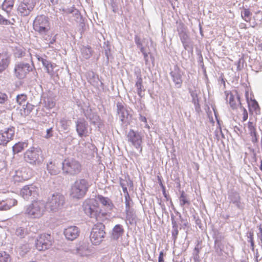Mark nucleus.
Here are the masks:
<instances>
[{
  "mask_svg": "<svg viewBox=\"0 0 262 262\" xmlns=\"http://www.w3.org/2000/svg\"><path fill=\"white\" fill-rule=\"evenodd\" d=\"M46 210L45 203L42 200H35L26 207L24 214L30 219H39L43 216Z\"/></svg>",
  "mask_w": 262,
  "mask_h": 262,
  "instance_id": "nucleus-1",
  "label": "nucleus"
},
{
  "mask_svg": "<svg viewBox=\"0 0 262 262\" xmlns=\"http://www.w3.org/2000/svg\"><path fill=\"white\" fill-rule=\"evenodd\" d=\"M66 203V198L61 192H56L52 194L48 199L47 205L52 212H57L61 210Z\"/></svg>",
  "mask_w": 262,
  "mask_h": 262,
  "instance_id": "nucleus-2",
  "label": "nucleus"
},
{
  "mask_svg": "<svg viewBox=\"0 0 262 262\" xmlns=\"http://www.w3.org/2000/svg\"><path fill=\"white\" fill-rule=\"evenodd\" d=\"M33 27L34 30L39 34H47L51 29L50 19L45 15H38L33 21Z\"/></svg>",
  "mask_w": 262,
  "mask_h": 262,
  "instance_id": "nucleus-3",
  "label": "nucleus"
},
{
  "mask_svg": "<svg viewBox=\"0 0 262 262\" xmlns=\"http://www.w3.org/2000/svg\"><path fill=\"white\" fill-rule=\"evenodd\" d=\"M62 170L66 174L75 176L82 170V165L79 161L74 158H66L62 162Z\"/></svg>",
  "mask_w": 262,
  "mask_h": 262,
  "instance_id": "nucleus-4",
  "label": "nucleus"
},
{
  "mask_svg": "<svg viewBox=\"0 0 262 262\" xmlns=\"http://www.w3.org/2000/svg\"><path fill=\"white\" fill-rule=\"evenodd\" d=\"M89 185L86 180L81 179L76 180L71 188V195L74 198H83L88 190Z\"/></svg>",
  "mask_w": 262,
  "mask_h": 262,
  "instance_id": "nucleus-5",
  "label": "nucleus"
},
{
  "mask_svg": "<svg viewBox=\"0 0 262 262\" xmlns=\"http://www.w3.org/2000/svg\"><path fill=\"white\" fill-rule=\"evenodd\" d=\"M105 226L101 223L94 225L90 235V239L93 245H99L103 240L105 235Z\"/></svg>",
  "mask_w": 262,
  "mask_h": 262,
  "instance_id": "nucleus-6",
  "label": "nucleus"
},
{
  "mask_svg": "<svg viewBox=\"0 0 262 262\" xmlns=\"http://www.w3.org/2000/svg\"><path fill=\"white\" fill-rule=\"evenodd\" d=\"M25 160L32 165L39 164L43 160L42 151L40 148L32 147L24 154Z\"/></svg>",
  "mask_w": 262,
  "mask_h": 262,
  "instance_id": "nucleus-7",
  "label": "nucleus"
},
{
  "mask_svg": "<svg viewBox=\"0 0 262 262\" xmlns=\"http://www.w3.org/2000/svg\"><path fill=\"white\" fill-rule=\"evenodd\" d=\"M35 5V0H23L18 5L17 12L21 16H28Z\"/></svg>",
  "mask_w": 262,
  "mask_h": 262,
  "instance_id": "nucleus-8",
  "label": "nucleus"
},
{
  "mask_svg": "<svg viewBox=\"0 0 262 262\" xmlns=\"http://www.w3.org/2000/svg\"><path fill=\"white\" fill-rule=\"evenodd\" d=\"M53 243V239L50 234H42L37 238L35 247L39 251H45L49 249Z\"/></svg>",
  "mask_w": 262,
  "mask_h": 262,
  "instance_id": "nucleus-9",
  "label": "nucleus"
},
{
  "mask_svg": "<svg viewBox=\"0 0 262 262\" xmlns=\"http://www.w3.org/2000/svg\"><path fill=\"white\" fill-rule=\"evenodd\" d=\"M245 132L249 135L251 140L253 144L257 143L258 135L256 131V121L250 120L245 127Z\"/></svg>",
  "mask_w": 262,
  "mask_h": 262,
  "instance_id": "nucleus-10",
  "label": "nucleus"
},
{
  "mask_svg": "<svg viewBox=\"0 0 262 262\" xmlns=\"http://www.w3.org/2000/svg\"><path fill=\"white\" fill-rule=\"evenodd\" d=\"M15 135L14 127H8L0 131V145L5 146L11 141Z\"/></svg>",
  "mask_w": 262,
  "mask_h": 262,
  "instance_id": "nucleus-11",
  "label": "nucleus"
},
{
  "mask_svg": "<svg viewBox=\"0 0 262 262\" xmlns=\"http://www.w3.org/2000/svg\"><path fill=\"white\" fill-rule=\"evenodd\" d=\"M30 69L31 67L29 63H18L15 66L14 75L18 79H24L30 72Z\"/></svg>",
  "mask_w": 262,
  "mask_h": 262,
  "instance_id": "nucleus-12",
  "label": "nucleus"
},
{
  "mask_svg": "<svg viewBox=\"0 0 262 262\" xmlns=\"http://www.w3.org/2000/svg\"><path fill=\"white\" fill-rule=\"evenodd\" d=\"M128 141L130 142L132 144L137 148H140V151H142V148L141 144L142 142V139L141 136L136 133L134 130L130 129L127 135Z\"/></svg>",
  "mask_w": 262,
  "mask_h": 262,
  "instance_id": "nucleus-13",
  "label": "nucleus"
},
{
  "mask_svg": "<svg viewBox=\"0 0 262 262\" xmlns=\"http://www.w3.org/2000/svg\"><path fill=\"white\" fill-rule=\"evenodd\" d=\"M63 233L67 239L73 241L79 236L80 231L76 226H71L65 229Z\"/></svg>",
  "mask_w": 262,
  "mask_h": 262,
  "instance_id": "nucleus-14",
  "label": "nucleus"
},
{
  "mask_svg": "<svg viewBox=\"0 0 262 262\" xmlns=\"http://www.w3.org/2000/svg\"><path fill=\"white\" fill-rule=\"evenodd\" d=\"M47 168L51 174H57L60 171V163L57 160H52L47 164Z\"/></svg>",
  "mask_w": 262,
  "mask_h": 262,
  "instance_id": "nucleus-15",
  "label": "nucleus"
},
{
  "mask_svg": "<svg viewBox=\"0 0 262 262\" xmlns=\"http://www.w3.org/2000/svg\"><path fill=\"white\" fill-rule=\"evenodd\" d=\"M37 59L41 62L47 72L53 77L55 74L54 69L57 67V65L41 57H37Z\"/></svg>",
  "mask_w": 262,
  "mask_h": 262,
  "instance_id": "nucleus-16",
  "label": "nucleus"
},
{
  "mask_svg": "<svg viewBox=\"0 0 262 262\" xmlns=\"http://www.w3.org/2000/svg\"><path fill=\"white\" fill-rule=\"evenodd\" d=\"M38 188L33 185H26L21 190V194L25 199H28L33 194L37 192Z\"/></svg>",
  "mask_w": 262,
  "mask_h": 262,
  "instance_id": "nucleus-17",
  "label": "nucleus"
},
{
  "mask_svg": "<svg viewBox=\"0 0 262 262\" xmlns=\"http://www.w3.org/2000/svg\"><path fill=\"white\" fill-rule=\"evenodd\" d=\"M226 99L232 109L236 108L239 105H241L240 98L238 95L235 97L232 93H228L226 95Z\"/></svg>",
  "mask_w": 262,
  "mask_h": 262,
  "instance_id": "nucleus-18",
  "label": "nucleus"
},
{
  "mask_svg": "<svg viewBox=\"0 0 262 262\" xmlns=\"http://www.w3.org/2000/svg\"><path fill=\"white\" fill-rule=\"evenodd\" d=\"M11 62V57L7 53H0V73L6 70Z\"/></svg>",
  "mask_w": 262,
  "mask_h": 262,
  "instance_id": "nucleus-19",
  "label": "nucleus"
},
{
  "mask_svg": "<svg viewBox=\"0 0 262 262\" xmlns=\"http://www.w3.org/2000/svg\"><path fill=\"white\" fill-rule=\"evenodd\" d=\"M76 131L78 136L80 137L88 136V125L85 121H77Z\"/></svg>",
  "mask_w": 262,
  "mask_h": 262,
  "instance_id": "nucleus-20",
  "label": "nucleus"
},
{
  "mask_svg": "<svg viewBox=\"0 0 262 262\" xmlns=\"http://www.w3.org/2000/svg\"><path fill=\"white\" fill-rule=\"evenodd\" d=\"M247 101L248 104L249 110L250 112H254L256 114L260 113V107L257 102L254 100L250 99L248 97V92L246 93Z\"/></svg>",
  "mask_w": 262,
  "mask_h": 262,
  "instance_id": "nucleus-21",
  "label": "nucleus"
},
{
  "mask_svg": "<svg viewBox=\"0 0 262 262\" xmlns=\"http://www.w3.org/2000/svg\"><path fill=\"white\" fill-rule=\"evenodd\" d=\"M17 201L14 199H9L6 201H0V211L7 210L15 206Z\"/></svg>",
  "mask_w": 262,
  "mask_h": 262,
  "instance_id": "nucleus-22",
  "label": "nucleus"
},
{
  "mask_svg": "<svg viewBox=\"0 0 262 262\" xmlns=\"http://www.w3.org/2000/svg\"><path fill=\"white\" fill-rule=\"evenodd\" d=\"M99 206L97 203L96 205L87 204L84 207V211L86 214L91 217L97 216L98 213Z\"/></svg>",
  "mask_w": 262,
  "mask_h": 262,
  "instance_id": "nucleus-23",
  "label": "nucleus"
},
{
  "mask_svg": "<svg viewBox=\"0 0 262 262\" xmlns=\"http://www.w3.org/2000/svg\"><path fill=\"white\" fill-rule=\"evenodd\" d=\"M96 198L103 206L106 208L112 209L114 207L113 202L107 197L98 194L96 196Z\"/></svg>",
  "mask_w": 262,
  "mask_h": 262,
  "instance_id": "nucleus-24",
  "label": "nucleus"
},
{
  "mask_svg": "<svg viewBox=\"0 0 262 262\" xmlns=\"http://www.w3.org/2000/svg\"><path fill=\"white\" fill-rule=\"evenodd\" d=\"M28 145L27 142H18L15 144L13 147V152L14 154L21 152Z\"/></svg>",
  "mask_w": 262,
  "mask_h": 262,
  "instance_id": "nucleus-25",
  "label": "nucleus"
},
{
  "mask_svg": "<svg viewBox=\"0 0 262 262\" xmlns=\"http://www.w3.org/2000/svg\"><path fill=\"white\" fill-rule=\"evenodd\" d=\"M16 176L20 178V181H25L29 179L30 175L28 173L26 168H22L16 171Z\"/></svg>",
  "mask_w": 262,
  "mask_h": 262,
  "instance_id": "nucleus-26",
  "label": "nucleus"
},
{
  "mask_svg": "<svg viewBox=\"0 0 262 262\" xmlns=\"http://www.w3.org/2000/svg\"><path fill=\"white\" fill-rule=\"evenodd\" d=\"M43 104L45 107L47 109L50 110L54 107L56 102L52 98L48 97L45 98Z\"/></svg>",
  "mask_w": 262,
  "mask_h": 262,
  "instance_id": "nucleus-27",
  "label": "nucleus"
},
{
  "mask_svg": "<svg viewBox=\"0 0 262 262\" xmlns=\"http://www.w3.org/2000/svg\"><path fill=\"white\" fill-rule=\"evenodd\" d=\"M172 230L171 232L172 238L175 242L177 238L178 234H179V230H178V224L176 221L174 220L173 218H172Z\"/></svg>",
  "mask_w": 262,
  "mask_h": 262,
  "instance_id": "nucleus-28",
  "label": "nucleus"
},
{
  "mask_svg": "<svg viewBox=\"0 0 262 262\" xmlns=\"http://www.w3.org/2000/svg\"><path fill=\"white\" fill-rule=\"evenodd\" d=\"M123 232L124 230L122 226L120 225H117L113 228V235L116 238H118L123 234Z\"/></svg>",
  "mask_w": 262,
  "mask_h": 262,
  "instance_id": "nucleus-29",
  "label": "nucleus"
},
{
  "mask_svg": "<svg viewBox=\"0 0 262 262\" xmlns=\"http://www.w3.org/2000/svg\"><path fill=\"white\" fill-rule=\"evenodd\" d=\"M14 4V0H5L2 5V9L8 12L10 11Z\"/></svg>",
  "mask_w": 262,
  "mask_h": 262,
  "instance_id": "nucleus-30",
  "label": "nucleus"
},
{
  "mask_svg": "<svg viewBox=\"0 0 262 262\" xmlns=\"http://www.w3.org/2000/svg\"><path fill=\"white\" fill-rule=\"evenodd\" d=\"M34 109V105L27 102L26 105H23L21 114L24 116H28Z\"/></svg>",
  "mask_w": 262,
  "mask_h": 262,
  "instance_id": "nucleus-31",
  "label": "nucleus"
},
{
  "mask_svg": "<svg viewBox=\"0 0 262 262\" xmlns=\"http://www.w3.org/2000/svg\"><path fill=\"white\" fill-rule=\"evenodd\" d=\"M0 262H12L10 255L6 251H0Z\"/></svg>",
  "mask_w": 262,
  "mask_h": 262,
  "instance_id": "nucleus-32",
  "label": "nucleus"
},
{
  "mask_svg": "<svg viewBox=\"0 0 262 262\" xmlns=\"http://www.w3.org/2000/svg\"><path fill=\"white\" fill-rule=\"evenodd\" d=\"M251 15L250 10L247 8H244L241 14L242 18L246 22H250Z\"/></svg>",
  "mask_w": 262,
  "mask_h": 262,
  "instance_id": "nucleus-33",
  "label": "nucleus"
},
{
  "mask_svg": "<svg viewBox=\"0 0 262 262\" xmlns=\"http://www.w3.org/2000/svg\"><path fill=\"white\" fill-rule=\"evenodd\" d=\"M15 19L14 18L9 20L5 18L3 16L0 14V25L4 26L13 25L15 23Z\"/></svg>",
  "mask_w": 262,
  "mask_h": 262,
  "instance_id": "nucleus-34",
  "label": "nucleus"
},
{
  "mask_svg": "<svg viewBox=\"0 0 262 262\" xmlns=\"http://www.w3.org/2000/svg\"><path fill=\"white\" fill-rule=\"evenodd\" d=\"M27 100V96L26 94H22L18 95L16 97V101L20 105H24Z\"/></svg>",
  "mask_w": 262,
  "mask_h": 262,
  "instance_id": "nucleus-35",
  "label": "nucleus"
},
{
  "mask_svg": "<svg viewBox=\"0 0 262 262\" xmlns=\"http://www.w3.org/2000/svg\"><path fill=\"white\" fill-rule=\"evenodd\" d=\"M142 83H143V80H142V78L140 77L136 83V86L137 88V92H138V94L139 95V96H141V93H142V88H143V84H142Z\"/></svg>",
  "mask_w": 262,
  "mask_h": 262,
  "instance_id": "nucleus-36",
  "label": "nucleus"
},
{
  "mask_svg": "<svg viewBox=\"0 0 262 262\" xmlns=\"http://www.w3.org/2000/svg\"><path fill=\"white\" fill-rule=\"evenodd\" d=\"M242 113L239 115L240 118L242 119L243 122L246 121L248 118V113L247 110L242 106L240 107Z\"/></svg>",
  "mask_w": 262,
  "mask_h": 262,
  "instance_id": "nucleus-37",
  "label": "nucleus"
},
{
  "mask_svg": "<svg viewBox=\"0 0 262 262\" xmlns=\"http://www.w3.org/2000/svg\"><path fill=\"white\" fill-rule=\"evenodd\" d=\"M26 234V230L24 228L20 227L16 228L15 231V235L20 238L25 237Z\"/></svg>",
  "mask_w": 262,
  "mask_h": 262,
  "instance_id": "nucleus-38",
  "label": "nucleus"
},
{
  "mask_svg": "<svg viewBox=\"0 0 262 262\" xmlns=\"http://www.w3.org/2000/svg\"><path fill=\"white\" fill-rule=\"evenodd\" d=\"M180 201L181 202V204L183 206L185 204H189V202L187 200V195L184 191H182L181 192V195L180 196Z\"/></svg>",
  "mask_w": 262,
  "mask_h": 262,
  "instance_id": "nucleus-39",
  "label": "nucleus"
},
{
  "mask_svg": "<svg viewBox=\"0 0 262 262\" xmlns=\"http://www.w3.org/2000/svg\"><path fill=\"white\" fill-rule=\"evenodd\" d=\"M125 208H126L125 211H126V214H127L128 212L130 210V206H131L130 202H131L132 200H131L128 193H127V194L125 195Z\"/></svg>",
  "mask_w": 262,
  "mask_h": 262,
  "instance_id": "nucleus-40",
  "label": "nucleus"
},
{
  "mask_svg": "<svg viewBox=\"0 0 262 262\" xmlns=\"http://www.w3.org/2000/svg\"><path fill=\"white\" fill-rule=\"evenodd\" d=\"M117 107H118V111H119V113H121L122 115H121V120L122 122H124V120H125V115H124V112L125 111V109L124 108V107L122 105H121V104H117Z\"/></svg>",
  "mask_w": 262,
  "mask_h": 262,
  "instance_id": "nucleus-41",
  "label": "nucleus"
},
{
  "mask_svg": "<svg viewBox=\"0 0 262 262\" xmlns=\"http://www.w3.org/2000/svg\"><path fill=\"white\" fill-rule=\"evenodd\" d=\"M179 34L183 43H185L188 38L187 34L185 32H180Z\"/></svg>",
  "mask_w": 262,
  "mask_h": 262,
  "instance_id": "nucleus-42",
  "label": "nucleus"
},
{
  "mask_svg": "<svg viewBox=\"0 0 262 262\" xmlns=\"http://www.w3.org/2000/svg\"><path fill=\"white\" fill-rule=\"evenodd\" d=\"M7 99V95L0 92V103H4Z\"/></svg>",
  "mask_w": 262,
  "mask_h": 262,
  "instance_id": "nucleus-43",
  "label": "nucleus"
},
{
  "mask_svg": "<svg viewBox=\"0 0 262 262\" xmlns=\"http://www.w3.org/2000/svg\"><path fill=\"white\" fill-rule=\"evenodd\" d=\"M52 128H50L47 129V135H46V138H49L53 136L52 135Z\"/></svg>",
  "mask_w": 262,
  "mask_h": 262,
  "instance_id": "nucleus-44",
  "label": "nucleus"
},
{
  "mask_svg": "<svg viewBox=\"0 0 262 262\" xmlns=\"http://www.w3.org/2000/svg\"><path fill=\"white\" fill-rule=\"evenodd\" d=\"M135 42L138 46H142V43L141 42L140 39L139 38V37L137 36L135 37Z\"/></svg>",
  "mask_w": 262,
  "mask_h": 262,
  "instance_id": "nucleus-45",
  "label": "nucleus"
},
{
  "mask_svg": "<svg viewBox=\"0 0 262 262\" xmlns=\"http://www.w3.org/2000/svg\"><path fill=\"white\" fill-rule=\"evenodd\" d=\"M52 5H56L58 3V0H50Z\"/></svg>",
  "mask_w": 262,
  "mask_h": 262,
  "instance_id": "nucleus-46",
  "label": "nucleus"
},
{
  "mask_svg": "<svg viewBox=\"0 0 262 262\" xmlns=\"http://www.w3.org/2000/svg\"><path fill=\"white\" fill-rule=\"evenodd\" d=\"M241 28L246 29L247 28V25L244 23L241 24Z\"/></svg>",
  "mask_w": 262,
  "mask_h": 262,
  "instance_id": "nucleus-47",
  "label": "nucleus"
},
{
  "mask_svg": "<svg viewBox=\"0 0 262 262\" xmlns=\"http://www.w3.org/2000/svg\"><path fill=\"white\" fill-rule=\"evenodd\" d=\"M250 242L251 243V246L252 247H253V246H254V241H253V238L252 237V235H251V238H250Z\"/></svg>",
  "mask_w": 262,
  "mask_h": 262,
  "instance_id": "nucleus-48",
  "label": "nucleus"
},
{
  "mask_svg": "<svg viewBox=\"0 0 262 262\" xmlns=\"http://www.w3.org/2000/svg\"><path fill=\"white\" fill-rule=\"evenodd\" d=\"M56 41V38L54 37L50 41V44H53Z\"/></svg>",
  "mask_w": 262,
  "mask_h": 262,
  "instance_id": "nucleus-49",
  "label": "nucleus"
},
{
  "mask_svg": "<svg viewBox=\"0 0 262 262\" xmlns=\"http://www.w3.org/2000/svg\"><path fill=\"white\" fill-rule=\"evenodd\" d=\"M141 120L143 122H146V118L145 117H142Z\"/></svg>",
  "mask_w": 262,
  "mask_h": 262,
  "instance_id": "nucleus-50",
  "label": "nucleus"
},
{
  "mask_svg": "<svg viewBox=\"0 0 262 262\" xmlns=\"http://www.w3.org/2000/svg\"><path fill=\"white\" fill-rule=\"evenodd\" d=\"M259 168H260V170H261V171H262V160H261V161H260V166H259Z\"/></svg>",
  "mask_w": 262,
  "mask_h": 262,
  "instance_id": "nucleus-51",
  "label": "nucleus"
},
{
  "mask_svg": "<svg viewBox=\"0 0 262 262\" xmlns=\"http://www.w3.org/2000/svg\"><path fill=\"white\" fill-rule=\"evenodd\" d=\"M259 49L262 51V43L259 45Z\"/></svg>",
  "mask_w": 262,
  "mask_h": 262,
  "instance_id": "nucleus-52",
  "label": "nucleus"
},
{
  "mask_svg": "<svg viewBox=\"0 0 262 262\" xmlns=\"http://www.w3.org/2000/svg\"><path fill=\"white\" fill-rule=\"evenodd\" d=\"M141 51L142 52V53L143 54V53L145 52V51H144V49L143 47H141Z\"/></svg>",
  "mask_w": 262,
  "mask_h": 262,
  "instance_id": "nucleus-53",
  "label": "nucleus"
},
{
  "mask_svg": "<svg viewBox=\"0 0 262 262\" xmlns=\"http://www.w3.org/2000/svg\"><path fill=\"white\" fill-rule=\"evenodd\" d=\"M143 54L144 55L145 58L147 57V54L146 52L143 53Z\"/></svg>",
  "mask_w": 262,
  "mask_h": 262,
  "instance_id": "nucleus-54",
  "label": "nucleus"
},
{
  "mask_svg": "<svg viewBox=\"0 0 262 262\" xmlns=\"http://www.w3.org/2000/svg\"><path fill=\"white\" fill-rule=\"evenodd\" d=\"M222 82L223 83V84H224V85L225 86V81L224 78L222 79Z\"/></svg>",
  "mask_w": 262,
  "mask_h": 262,
  "instance_id": "nucleus-55",
  "label": "nucleus"
},
{
  "mask_svg": "<svg viewBox=\"0 0 262 262\" xmlns=\"http://www.w3.org/2000/svg\"><path fill=\"white\" fill-rule=\"evenodd\" d=\"M257 25V24H255L254 25H252L251 27L254 28Z\"/></svg>",
  "mask_w": 262,
  "mask_h": 262,
  "instance_id": "nucleus-56",
  "label": "nucleus"
},
{
  "mask_svg": "<svg viewBox=\"0 0 262 262\" xmlns=\"http://www.w3.org/2000/svg\"><path fill=\"white\" fill-rule=\"evenodd\" d=\"M125 191H127L126 188L123 189V191L124 192Z\"/></svg>",
  "mask_w": 262,
  "mask_h": 262,
  "instance_id": "nucleus-57",
  "label": "nucleus"
},
{
  "mask_svg": "<svg viewBox=\"0 0 262 262\" xmlns=\"http://www.w3.org/2000/svg\"><path fill=\"white\" fill-rule=\"evenodd\" d=\"M181 83V79H180V81L178 82L177 83Z\"/></svg>",
  "mask_w": 262,
  "mask_h": 262,
  "instance_id": "nucleus-58",
  "label": "nucleus"
}]
</instances>
